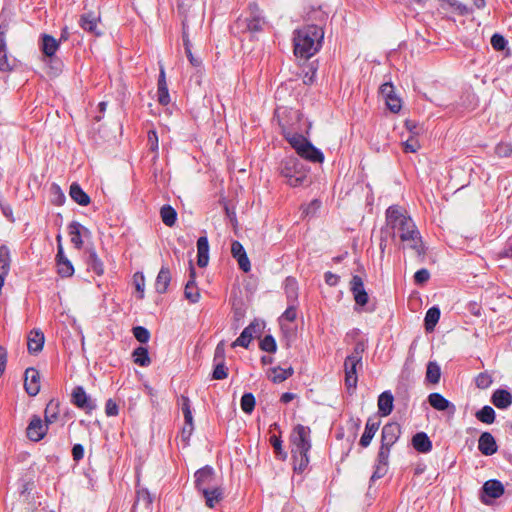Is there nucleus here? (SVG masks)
<instances>
[{
    "instance_id": "nucleus-1",
    "label": "nucleus",
    "mask_w": 512,
    "mask_h": 512,
    "mask_svg": "<svg viewBox=\"0 0 512 512\" xmlns=\"http://www.w3.org/2000/svg\"><path fill=\"white\" fill-rule=\"evenodd\" d=\"M385 231L391 233L393 238L398 235L401 242L414 249L417 254L423 253L420 233L412 218L403 208L393 205L386 210Z\"/></svg>"
},
{
    "instance_id": "nucleus-2",
    "label": "nucleus",
    "mask_w": 512,
    "mask_h": 512,
    "mask_svg": "<svg viewBox=\"0 0 512 512\" xmlns=\"http://www.w3.org/2000/svg\"><path fill=\"white\" fill-rule=\"evenodd\" d=\"M323 38V27L317 24H307L295 30L293 37L295 55L305 59L312 57L321 48Z\"/></svg>"
},
{
    "instance_id": "nucleus-3",
    "label": "nucleus",
    "mask_w": 512,
    "mask_h": 512,
    "mask_svg": "<svg viewBox=\"0 0 512 512\" xmlns=\"http://www.w3.org/2000/svg\"><path fill=\"white\" fill-rule=\"evenodd\" d=\"M290 442L294 470L303 472L309 464L308 453L311 449V429L301 424L296 425L290 435Z\"/></svg>"
},
{
    "instance_id": "nucleus-4",
    "label": "nucleus",
    "mask_w": 512,
    "mask_h": 512,
    "mask_svg": "<svg viewBox=\"0 0 512 512\" xmlns=\"http://www.w3.org/2000/svg\"><path fill=\"white\" fill-rule=\"evenodd\" d=\"M280 173L291 187H299L309 182V169L295 157H287L281 162Z\"/></svg>"
},
{
    "instance_id": "nucleus-5",
    "label": "nucleus",
    "mask_w": 512,
    "mask_h": 512,
    "mask_svg": "<svg viewBox=\"0 0 512 512\" xmlns=\"http://www.w3.org/2000/svg\"><path fill=\"white\" fill-rule=\"evenodd\" d=\"M365 348L366 346L364 342H357L354 346L353 352L348 355L344 361L345 385L348 390H354L357 386V373L363 366L362 355Z\"/></svg>"
},
{
    "instance_id": "nucleus-6",
    "label": "nucleus",
    "mask_w": 512,
    "mask_h": 512,
    "mask_svg": "<svg viewBox=\"0 0 512 512\" xmlns=\"http://www.w3.org/2000/svg\"><path fill=\"white\" fill-rule=\"evenodd\" d=\"M194 477L195 487L200 493H207V489L220 485L214 469L210 466L197 470Z\"/></svg>"
},
{
    "instance_id": "nucleus-7",
    "label": "nucleus",
    "mask_w": 512,
    "mask_h": 512,
    "mask_svg": "<svg viewBox=\"0 0 512 512\" xmlns=\"http://www.w3.org/2000/svg\"><path fill=\"white\" fill-rule=\"evenodd\" d=\"M350 290L353 294L356 305L364 306L368 303L369 296L364 288V283L360 276L354 275L352 277Z\"/></svg>"
},
{
    "instance_id": "nucleus-8",
    "label": "nucleus",
    "mask_w": 512,
    "mask_h": 512,
    "mask_svg": "<svg viewBox=\"0 0 512 512\" xmlns=\"http://www.w3.org/2000/svg\"><path fill=\"white\" fill-rule=\"evenodd\" d=\"M27 437L35 442L44 438L47 433V424H44L41 418L34 415L26 429Z\"/></svg>"
},
{
    "instance_id": "nucleus-9",
    "label": "nucleus",
    "mask_w": 512,
    "mask_h": 512,
    "mask_svg": "<svg viewBox=\"0 0 512 512\" xmlns=\"http://www.w3.org/2000/svg\"><path fill=\"white\" fill-rule=\"evenodd\" d=\"M72 402L78 408L83 409L87 412L95 409L96 405L89 395L85 392L82 386H77L72 392Z\"/></svg>"
},
{
    "instance_id": "nucleus-10",
    "label": "nucleus",
    "mask_w": 512,
    "mask_h": 512,
    "mask_svg": "<svg viewBox=\"0 0 512 512\" xmlns=\"http://www.w3.org/2000/svg\"><path fill=\"white\" fill-rule=\"evenodd\" d=\"M401 434V428L398 423L391 422L384 425L381 433V444L392 447Z\"/></svg>"
},
{
    "instance_id": "nucleus-11",
    "label": "nucleus",
    "mask_w": 512,
    "mask_h": 512,
    "mask_svg": "<svg viewBox=\"0 0 512 512\" xmlns=\"http://www.w3.org/2000/svg\"><path fill=\"white\" fill-rule=\"evenodd\" d=\"M196 272L193 264L190 262L189 280L184 289V296L190 303H197L200 300V291L195 282Z\"/></svg>"
},
{
    "instance_id": "nucleus-12",
    "label": "nucleus",
    "mask_w": 512,
    "mask_h": 512,
    "mask_svg": "<svg viewBox=\"0 0 512 512\" xmlns=\"http://www.w3.org/2000/svg\"><path fill=\"white\" fill-rule=\"evenodd\" d=\"M24 388L30 396H36L40 391V375L34 368L25 371Z\"/></svg>"
},
{
    "instance_id": "nucleus-13",
    "label": "nucleus",
    "mask_w": 512,
    "mask_h": 512,
    "mask_svg": "<svg viewBox=\"0 0 512 512\" xmlns=\"http://www.w3.org/2000/svg\"><path fill=\"white\" fill-rule=\"evenodd\" d=\"M478 449L485 456H491L498 450L494 436L489 432H483L478 440Z\"/></svg>"
},
{
    "instance_id": "nucleus-14",
    "label": "nucleus",
    "mask_w": 512,
    "mask_h": 512,
    "mask_svg": "<svg viewBox=\"0 0 512 512\" xmlns=\"http://www.w3.org/2000/svg\"><path fill=\"white\" fill-rule=\"evenodd\" d=\"M231 254L237 260L240 269L249 272L251 269L250 261L247 257L243 245L239 241H233L231 244Z\"/></svg>"
},
{
    "instance_id": "nucleus-15",
    "label": "nucleus",
    "mask_w": 512,
    "mask_h": 512,
    "mask_svg": "<svg viewBox=\"0 0 512 512\" xmlns=\"http://www.w3.org/2000/svg\"><path fill=\"white\" fill-rule=\"evenodd\" d=\"M247 21L248 24L246 25V29H248L249 32H258L262 30L265 21L261 17L257 5H250V16L247 17Z\"/></svg>"
},
{
    "instance_id": "nucleus-16",
    "label": "nucleus",
    "mask_w": 512,
    "mask_h": 512,
    "mask_svg": "<svg viewBox=\"0 0 512 512\" xmlns=\"http://www.w3.org/2000/svg\"><path fill=\"white\" fill-rule=\"evenodd\" d=\"M98 22L99 16L93 12H88L81 15L79 25L83 30L94 35H99L100 33L97 30Z\"/></svg>"
},
{
    "instance_id": "nucleus-17",
    "label": "nucleus",
    "mask_w": 512,
    "mask_h": 512,
    "mask_svg": "<svg viewBox=\"0 0 512 512\" xmlns=\"http://www.w3.org/2000/svg\"><path fill=\"white\" fill-rule=\"evenodd\" d=\"M44 334L40 330H32L28 335L27 348L29 353L36 354L43 349Z\"/></svg>"
},
{
    "instance_id": "nucleus-18",
    "label": "nucleus",
    "mask_w": 512,
    "mask_h": 512,
    "mask_svg": "<svg viewBox=\"0 0 512 512\" xmlns=\"http://www.w3.org/2000/svg\"><path fill=\"white\" fill-rule=\"evenodd\" d=\"M379 426H380L379 421H376L372 418H369L367 420L364 433L362 434V436L360 438V442H359L362 447L365 448L370 445L375 433L379 429Z\"/></svg>"
},
{
    "instance_id": "nucleus-19",
    "label": "nucleus",
    "mask_w": 512,
    "mask_h": 512,
    "mask_svg": "<svg viewBox=\"0 0 512 512\" xmlns=\"http://www.w3.org/2000/svg\"><path fill=\"white\" fill-rule=\"evenodd\" d=\"M198 259L197 264L199 267H206L209 261V243L206 236H201L197 240Z\"/></svg>"
},
{
    "instance_id": "nucleus-20",
    "label": "nucleus",
    "mask_w": 512,
    "mask_h": 512,
    "mask_svg": "<svg viewBox=\"0 0 512 512\" xmlns=\"http://www.w3.org/2000/svg\"><path fill=\"white\" fill-rule=\"evenodd\" d=\"M492 403L499 409H507L512 404V394L504 389H497L492 397Z\"/></svg>"
},
{
    "instance_id": "nucleus-21",
    "label": "nucleus",
    "mask_w": 512,
    "mask_h": 512,
    "mask_svg": "<svg viewBox=\"0 0 512 512\" xmlns=\"http://www.w3.org/2000/svg\"><path fill=\"white\" fill-rule=\"evenodd\" d=\"M412 445L420 453H428L432 449V442L424 432H418L413 436Z\"/></svg>"
},
{
    "instance_id": "nucleus-22",
    "label": "nucleus",
    "mask_w": 512,
    "mask_h": 512,
    "mask_svg": "<svg viewBox=\"0 0 512 512\" xmlns=\"http://www.w3.org/2000/svg\"><path fill=\"white\" fill-rule=\"evenodd\" d=\"M394 397L390 391H384L378 397V409L381 416H388L393 410Z\"/></svg>"
},
{
    "instance_id": "nucleus-23",
    "label": "nucleus",
    "mask_w": 512,
    "mask_h": 512,
    "mask_svg": "<svg viewBox=\"0 0 512 512\" xmlns=\"http://www.w3.org/2000/svg\"><path fill=\"white\" fill-rule=\"evenodd\" d=\"M68 229L69 235L71 237V242L73 243L76 249H81L83 246L82 233L88 232V230L80 223L75 221L70 223Z\"/></svg>"
},
{
    "instance_id": "nucleus-24",
    "label": "nucleus",
    "mask_w": 512,
    "mask_h": 512,
    "mask_svg": "<svg viewBox=\"0 0 512 512\" xmlns=\"http://www.w3.org/2000/svg\"><path fill=\"white\" fill-rule=\"evenodd\" d=\"M482 490L490 498L496 499L504 494V486L498 480H488L484 483Z\"/></svg>"
},
{
    "instance_id": "nucleus-25",
    "label": "nucleus",
    "mask_w": 512,
    "mask_h": 512,
    "mask_svg": "<svg viewBox=\"0 0 512 512\" xmlns=\"http://www.w3.org/2000/svg\"><path fill=\"white\" fill-rule=\"evenodd\" d=\"M171 281V274L168 267H162L155 281V289L158 293L163 294L167 291Z\"/></svg>"
},
{
    "instance_id": "nucleus-26",
    "label": "nucleus",
    "mask_w": 512,
    "mask_h": 512,
    "mask_svg": "<svg viewBox=\"0 0 512 512\" xmlns=\"http://www.w3.org/2000/svg\"><path fill=\"white\" fill-rule=\"evenodd\" d=\"M69 195L73 201L81 206H87L90 203V197L80 187L78 183H72L69 190Z\"/></svg>"
},
{
    "instance_id": "nucleus-27",
    "label": "nucleus",
    "mask_w": 512,
    "mask_h": 512,
    "mask_svg": "<svg viewBox=\"0 0 512 512\" xmlns=\"http://www.w3.org/2000/svg\"><path fill=\"white\" fill-rule=\"evenodd\" d=\"M205 499V504L209 508H214L223 498L221 485L207 489V493H201Z\"/></svg>"
},
{
    "instance_id": "nucleus-28",
    "label": "nucleus",
    "mask_w": 512,
    "mask_h": 512,
    "mask_svg": "<svg viewBox=\"0 0 512 512\" xmlns=\"http://www.w3.org/2000/svg\"><path fill=\"white\" fill-rule=\"evenodd\" d=\"M286 140L289 142V144L295 149L297 154L299 155L301 152L305 151L306 145H310L311 142L308 141L303 135L298 133L293 134H287Z\"/></svg>"
},
{
    "instance_id": "nucleus-29",
    "label": "nucleus",
    "mask_w": 512,
    "mask_h": 512,
    "mask_svg": "<svg viewBox=\"0 0 512 512\" xmlns=\"http://www.w3.org/2000/svg\"><path fill=\"white\" fill-rule=\"evenodd\" d=\"M59 48V41L56 40L53 36H50L48 34L42 35V41H41V49L43 53L51 57L53 56L56 51Z\"/></svg>"
},
{
    "instance_id": "nucleus-30",
    "label": "nucleus",
    "mask_w": 512,
    "mask_h": 512,
    "mask_svg": "<svg viewBox=\"0 0 512 512\" xmlns=\"http://www.w3.org/2000/svg\"><path fill=\"white\" fill-rule=\"evenodd\" d=\"M299 156L313 163H322L324 161L323 153L313 146L312 143L310 145H306L305 151L301 152Z\"/></svg>"
},
{
    "instance_id": "nucleus-31",
    "label": "nucleus",
    "mask_w": 512,
    "mask_h": 512,
    "mask_svg": "<svg viewBox=\"0 0 512 512\" xmlns=\"http://www.w3.org/2000/svg\"><path fill=\"white\" fill-rule=\"evenodd\" d=\"M429 404L438 411H445L453 405L439 393H431L428 396Z\"/></svg>"
},
{
    "instance_id": "nucleus-32",
    "label": "nucleus",
    "mask_w": 512,
    "mask_h": 512,
    "mask_svg": "<svg viewBox=\"0 0 512 512\" xmlns=\"http://www.w3.org/2000/svg\"><path fill=\"white\" fill-rule=\"evenodd\" d=\"M440 319V309L436 306L431 307L428 309L425 315V329L428 332H431L434 330L436 324L438 323Z\"/></svg>"
},
{
    "instance_id": "nucleus-33",
    "label": "nucleus",
    "mask_w": 512,
    "mask_h": 512,
    "mask_svg": "<svg viewBox=\"0 0 512 512\" xmlns=\"http://www.w3.org/2000/svg\"><path fill=\"white\" fill-rule=\"evenodd\" d=\"M160 216H161L162 222L166 226L172 227V226L175 225L176 220H177V213H176L175 209L172 206L164 205L160 209Z\"/></svg>"
},
{
    "instance_id": "nucleus-34",
    "label": "nucleus",
    "mask_w": 512,
    "mask_h": 512,
    "mask_svg": "<svg viewBox=\"0 0 512 512\" xmlns=\"http://www.w3.org/2000/svg\"><path fill=\"white\" fill-rule=\"evenodd\" d=\"M294 373V370L292 367H288L286 369L275 367L271 369V375L270 378L274 383H282L286 379H288L290 376H292Z\"/></svg>"
},
{
    "instance_id": "nucleus-35",
    "label": "nucleus",
    "mask_w": 512,
    "mask_h": 512,
    "mask_svg": "<svg viewBox=\"0 0 512 512\" xmlns=\"http://www.w3.org/2000/svg\"><path fill=\"white\" fill-rule=\"evenodd\" d=\"M133 359L141 367H146L151 363L148 350L143 346H139L133 351Z\"/></svg>"
},
{
    "instance_id": "nucleus-36",
    "label": "nucleus",
    "mask_w": 512,
    "mask_h": 512,
    "mask_svg": "<svg viewBox=\"0 0 512 512\" xmlns=\"http://www.w3.org/2000/svg\"><path fill=\"white\" fill-rule=\"evenodd\" d=\"M327 18V13L323 11L321 7L312 8L307 14V20L311 21V24H317L320 27L325 24Z\"/></svg>"
},
{
    "instance_id": "nucleus-37",
    "label": "nucleus",
    "mask_w": 512,
    "mask_h": 512,
    "mask_svg": "<svg viewBox=\"0 0 512 512\" xmlns=\"http://www.w3.org/2000/svg\"><path fill=\"white\" fill-rule=\"evenodd\" d=\"M153 502V497L150 492L146 488H141L138 486L136 491V500L133 505L135 508L138 504H143L146 509H149Z\"/></svg>"
},
{
    "instance_id": "nucleus-38",
    "label": "nucleus",
    "mask_w": 512,
    "mask_h": 512,
    "mask_svg": "<svg viewBox=\"0 0 512 512\" xmlns=\"http://www.w3.org/2000/svg\"><path fill=\"white\" fill-rule=\"evenodd\" d=\"M11 266V253L7 245H0V271L9 273Z\"/></svg>"
},
{
    "instance_id": "nucleus-39",
    "label": "nucleus",
    "mask_w": 512,
    "mask_h": 512,
    "mask_svg": "<svg viewBox=\"0 0 512 512\" xmlns=\"http://www.w3.org/2000/svg\"><path fill=\"white\" fill-rule=\"evenodd\" d=\"M476 418L485 424H492L495 421V411L491 406H484L475 414Z\"/></svg>"
},
{
    "instance_id": "nucleus-40",
    "label": "nucleus",
    "mask_w": 512,
    "mask_h": 512,
    "mask_svg": "<svg viewBox=\"0 0 512 512\" xmlns=\"http://www.w3.org/2000/svg\"><path fill=\"white\" fill-rule=\"evenodd\" d=\"M441 370L440 366L433 361L427 365L426 380L432 384H437L440 381Z\"/></svg>"
},
{
    "instance_id": "nucleus-41",
    "label": "nucleus",
    "mask_w": 512,
    "mask_h": 512,
    "mask_svg": "<svg viewBox=\"0 0 512 512\" xmlns=\"http://www.w3.org/2000/svg\"><path fill=\"white\" fill-rule=\"evenodd\" d=\"M59 414V403L51 400L45 409V421L48 424L55 422Z\"/></svg>"
},
{
    "instance_id": "nucleus-42",
    "label": "nucleus",
    "mask_w": 512,
    "mask_h": 512,
    "mask_svg": "<svg viewBox=\"0 0 512 512\" xmlns=\"http://www.w3.org/2000/svg\"><path fill=\"white\" fill-rule=\"evenodd\" d=\"M179 405L181 406V410L184 415V420L186 424H191L193 422V416L191 411L190 400L187 396L181 395L178 400Z\"/></svg>"
},
{
    "instance_id": "nucleus-43",
    "label": "nucleus",
    "mask_w": 512,
    "mask_h": 512,
    "mask_svg": "<svg viewBox=\"0 0 512 512\" xmlns=\"http://www.w3.org/2000/svg\"><path fill=\"white\" fill-rule=\"evenodd\" d=\"M297 282L294 278H287L285 281V292L289 301L294 303L298 296Z\"/></svg>"
},
{
    "instance_id": "nucleus-44",
    "label": "nucleus",
    "mask_w": 512,
    "mask_h": 512,
    "mask_svg": "<svg viewBox=\"0 0 512 512\" xmlns=\"http://www.w3.org/2000/svg\"><path fill=\"white\" fill-rule=\"evenodd\" d=\"M88 266L92 269L97 275H102L104 273V266L100 258L97 254L92 251L88 257Z\"/></svg>"
},
{
    "instance_id": "nucleus-45",
    "label": "nucleus",
    "mask_w": 512,
    "mask_h": 512,
    "mask_svg": "<svg viewBox=\"0 0 512 512\" xmlns=\"http://www.w3.org/2000/svg\"><path fill=\"white\" fill-rule=\"evenodd\" d=\"M58 273L62 277H70L74 273V267L68 258L57 261Z\"/></svg>"
},
{
    "instance_id": "nucleus-46",
    "label": "nucleus",
    "mask_w": 512,
    "mask_h": 512,
    "mask_svg": "<svg viewBox=\"0 0 512 512\" xmlns=\"http://www.w3.org/2000/svg\"><path fill=\"white\" fill-rule=\"evenodd\" d=\"M183 44H184V48H185V53H186V56L190 62V64L194 67H200L201 66V63L202 61L195 57L193 54H192V51H191V44H190V41L189 39L187 38L185 32H183Z\"/></svg>"
},
{
    "instance_id": "nucleus-47",
    "label": "nucleus",
    "mask_w": 512,
    "mask_h": 512,
    "mask_svg": "<svg viewBox=\"0 0 512 512\" xmlns=\"http://www.w3.org/2000/svg\"><path fill=\"white\" fill-rule=\"evenodd\" d=\"M241 409L243 412L250 414L255 408V397L252 393H245L241 398Z\"/></svg>"
},
{
    "instance_id": "nucleus-48",
    "label": "nucleus",
    "mask_w": 512,
    "mask_h": 512,
    "mask_svg": "<svg viewBox=\"0 0 512 512\" xmlns=\"http://www.w3.org/2000/svg\"><path fill=\"white\" fill-rule=\"evenodd\" d=\"M270 443L273 446L276 455L280 459L284 460L287 457V454H286V452L282 448V440H281V438L276 436V435H272L270 437Z\"/></svg>"
},
{
    "instance_id": "nucleus-49",
    "label": "nucleus",
    "mask_w": 512,
    "mask_h": 512,
    "mask_svg": "<svg viewBox=\"0 0 512 512\" xmlns=\"http://www.w3.org/2000/svg\"><path fill=\"white\" fill-rule=\"evenodd\" d=\"M260 348L263 351L274 353L277 349V345L275 342V339L271 335H266L261 341H260Z\"/></svg>"
},
{
    "instance_id": "nucleus-50",
    "label": "nucleus",
    "mask_w": 512,
    "mask_h": 512,
    "mask_svg": "<svg viewBox=\"0 0 512 512\" xmlns=\"http://www.w3.org/2000/svg\"><path fill=\"white\" fill-rule=\"evenodd\" d=\"M249 329H244L240 336L232 343V347L241 346L247 348L252 340V334H249Z\"/></svg>"
},
{
    "instance_id": "nucleus-51",
    "label": "nucleus",
    "mask_w": 512,
    "mask_h": 512,
    "mask_svg": "<svg viewBox=\"0 0 512 512\" xmlns=\"http://www.w3.org/2000/svg\"><path fill=\"white\" fill-rule=\"evenodd\" d=\"M133 335L140 343H147L150 339V332L142 326L134 327Z\"/></svg>"
},
{
    "instance_id": "nucleus-52",
    "label": "nucleus",
    "mask_w": 512,
    "mask_h": 512,
    "mask_svg": "<svg viewBox=\"0 0 512 512\" xmlns=\"http://www.w3.org/2000/svg\"><path fill=\"white\" fill-rule=\"evenodd\" d=\"M227 375H228L227 368H226L224 362H221V361L215 362V367H214L213 374H212L213 379L222 380V379H225L227 377Z\"/></svg>"
},
{
    "instance_id": "nucleus-53",
    "label": "nucleus",
    "mask_w": 512,
    "mask_h": 512,
    "mask_svg": "<svg viewBox=\"0 0 512 512\" xmlns=\"http://www.w3.org/2000/svg\"><path fill=\"white\" fill-rule=\"evenodd\" d=\"M388 472V464L375 463L374 472L371 476L370 481L374 482L382 477H384Z\"/></svg>"
},
{
    "instance_id": "nucleus-54",
    "label": "nucleus",
    "mask_w": 512,
    "mask_h": 512,
    "mask_svg": "<svg viewBox=\"0 0 512 512\" xmlns=\"http://www.w3.org/2000/svg\"><path fill=\"white\" fill-rule=\"evenodd\" d=\"M491 45L496 51H502L507 46L506 39L500 34H494L491 37Z\"/></svg>"
},
{
    "instance_id": "nucleus-55",
    "label": "nucleus",
    "mask_w": 512,
    "mask_h": 512,
    "mask_svg": "<svg viewBox=\"0 0 512 512\" xmlns=\"http://www.w3.org/2000/svg\"><path fill=\"white\" fill-rule=\"evenodd\" d=\"M476 386L480 389H486L492 384V377L487 373H480L475 379Z\"/></svg>"
},
{
    "instance_id": "nucleus-56",
    "label": "nucleus",
    "mask_w": 512,
    "mask_h": 512,
    "mask_svg": "<svg viewBox=\"0 0 512 512\" xmlns=\"http://www.w3.org/2000/svg\"><path fill=\"white\" fill-rule=\"evenodd\" d=\"M390 450L391 447L381 444L380 449L378 451L376 462L382 464H389Z\"/></svg>"
},
{
    "instance_id": "nucleus-57",
    "label": "nucleus",
    "mask_w": 512,
    "mask_h": 512,
    "mask_svg": "<svg viewBox=\"0 0 512 512\" xmlns=\"http://www.w3.org/2000/svg\"><path fill=\"white\" fill-rule=\"evenodd\" d=\"M495 153L499 157H508L512 154V145L509 143L501 142L496 146Z\"/></svg>"
},
{
    "instance_id": "nucleus-58",
    "label": "nucleus",
    "mask_w": 512,
    "mask_h": 512,
    "mask_svg": "<svg viewBox=\"0 0 512 512\" xmlns=\"http://www.w3.org/2000/svg\"><path fill=\"white\" fill-rule=\"evenodd\" d=\"M403 148L405 152L415 153L420 148V144L418 140L412 136L403 143Z\"/></svg>"
},
{
    "instance_id": "nucleus-59",
    "label": "nucleus",
    "mask_w": 512,
    "mask_h": 512,
    "mask_svg": "<svg viewBox=\"0 0 512 512\" xmlns=\"http://www.w3.org/2000/svg\"><path fill=\"white\" fill-rule=\"evenodd\" d=\"M248 24L247 17H239L232 26V31L234 33H244L249 32L246 29V25Z\"/></svg>"
},
{
    "instance_id": "nucleus-60",
    "label": "nucleus",
    "mask_w": 512,
    "mask_h": 512,
    "mask_svg": "<svg viewBox=\"0 0 512 512\" xmlns=\"http://www.w3.org/2000/svg\"><path fill=\"white\" fill-rule=\"evenodd\" d=\"M430 278V273L427 269L422 268L414 274V281L416 284L421 285L426 283Z\"/></svg>"
},
{
    "instance_id": "nucleus-61",
    "label": "nucleus",
    "mask_w": 512,
    "mask_h": 512,
    "mask_svg": "<svg viewBox=\"0 0 512 512\" xmlns=\"http://www.w3.org/2000/svg\"><path fill=\"white\" fill-rule=\"evenodd\" d=\"M157 100L159 104L166 106L170 103L168 88H157Z\"/></svg>"
},
{
    "instance_id": "nucleus-62",
    "label": "nucleus",
    "mask_w": 512,
    "mask_h": 512,
    "mask_svg": "<svg viewBox=\"0 0 512 512\" xmlns=\"http://www.w3.org/2000/svg\"><path fill=\"white\" fill-rule=\"evenodd\" d=\"M296 317H297V310H296L294 303L289 305L281 316L282 319L287 320L289 322H293L296 319Z\"/></svg>"
},
{
    "instance_id": "nucleus-63",
    "label": "nucleus",
    "mask_w": 512,
    "mask_h": 512,
    "mask_svg": "<svg viewBox=\"0 0 512 512\" xmlns=\"http://www.w3.org/2000/svg\"><path fill=\"white\" fill-rule=\"evenodd\" d=\"M386 105L388 107V109L391 111V112H394V113H397L400 111L401 107H402V104H401V100L400 98H398L397 96L396 97H392L390 98L387 102H386Z\"/></svg>"
},
{
    "instance_id": "nucleus-64",
    "label": "nucleus",
    "mask_w": 512,
    "mask_h": 512,
    "mask_svg": "<svg viewBox=\"0 0 512 512\" xmlns=\"http://www.w3.org/2000/svg\"><path fill=\"white\" fill-rule=\"evenodd\" d=\"M0 209L3 213V215L10 221V222H14V217H13V209L12 207L4 202V201H0Z\"/></svg>"
}]
</instances>
